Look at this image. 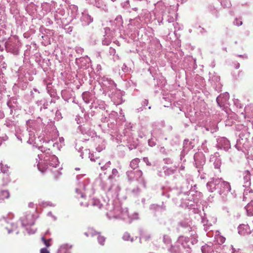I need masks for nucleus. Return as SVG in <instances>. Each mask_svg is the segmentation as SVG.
I'll return each instance as SVG.
<instances>
[{"mask_svg": "<svg viewBox=\"0 0 253 253\" xmlns=\"http://www.w3.org/2000/svg\"><path fill=\"white\" fill-rule=\"evenodd\" d=\"M23 224L25 225H32L34 224V217L32 214H27L22 218Z\"/></svg>", "mask_w": 253, "mask_h": 253, "instance_id": "obj_1", "label": "nucleus"}, {"mask_svg": "<svg viewBox=\"0 0 253 253\" xmlns=\"http://www.w3.org/2000/svg\"><path fill=\"white\" fill-rule=\"evenodd\" d=\"M41 239L47 248L50 246V241L51 239L46 240L44 237H42Z\"/></svg>", "mask_w": 253, "mask_h": 253, "instance_id": "obj_2", "label": "nucleus"}, {"mask_svg": "<svg viewBox=\"0 0 253 253\" xmlns=\"http://www.w3.org/2000/svg\"><path fill=\"white\" fill-rule=\"evenodd\" d=\"M98 241L100 245H104L105 241V238L101 235H99L98 236Z\"/></svg>", "mask_w": 253, "mask_h": 253, "instance_id": "obj_3", "label": "nucleus"}, {"mask_svg": "<svg viewBox=\"0 0 253 253\" xmlns=\"http://www.w3.org/2000/svg\"><path fill=\"white\" fill-rule=\"evenodd\" d=\"M1 194L5 198H8L9 197V193L7 190L2 191Z\"/></svg>", "mask_w": 253, "mask_h": 253, "instance_id": "obj_4", "label": "nucleus"}, {"mask_svg": "<svg viewBox=\"0 0 253 253\" xmlns=\"http://www.w3.org/2000/svg\"><path fill=\"white\" fill-rule=\"evenodd\" d=\"M40 253H49V252L46 248H42L40 250Z\"/></svg>", "mask_w": 253, "mask_h": 253, "instance_id": "obj_5", "label": "nucleus"}, {"mask_svg": "<svg viewBox=\"0 0 253 253\" xmlns=\"http://www.w3.org/2000/svg\"><path fill=\"white\" fill-rule=\"evenodd\" d=\"M241 228H242V227H239V233L241 234H242V231H241Z\"/></svg>", "mask_w": 253, "mask_h": 253, "instance_id": "obj_6", "label": "nucleus"}, {"mask_svg": "<svg viewBox=\"0 0 253 253\" xmlns=\"http://www.w3.org/2000/svg\"><path fill=\"white\" fill-rule=\"evenodd\" d=\"M197 240L196 239H194V242H193V241H192V244H194V243H196V242H197Z\"/></svg>", "mask_w": 253, "mask_h": 253, "instance_id": "obj_7", "label": "nucleus"}, {"mask_svg": "<svg viewBox=\"0 0 253 253\" xmlns=\"http://www.w3.org/2000/svg\"><path fill=\"white\" fill-rule=\"evenodd\" d=\"M39 169H40V171H41L42 172H43V170H41V169H40V166L39 167Z\"/></svg>", "mask_w": 253, "mask_h": 253, "instance_id": "obj_8", "label": "nucleus"}, {"mask_svg": "<svg viewBox=\"0 0 253 253\" xmlns=\"http://www.w3.org/2000/svg\"><path fill=\"white\" fill-rule=\"evenodd\" d=\"M250 206V204H249V205L247 206V209H248V208H249Z\"/></svg>", "mask_w": 253, "mask_h": 253, "instance_id": "obj_9", "label": "nucleus"}, {"mask_svg": "<svg viewBox=\"0 0 253 253\" xmlns=\"http://www.w3.org/2000/svg\"><path fill=\"white\" fill-rule=\"evenodd\" d=\"M246 227V228H247V226H246V225H244L243 227Z\"/></svg>", "mask_w": 253, "mask_h": 253, "instance_id": "obj_10", "label": "nucleus"}, {"mask_svg": "<svg viewBox=\"0 0 253 253\" xmlns=\"http://www.w3.org/2000/svg\"><path fill=\"white\" fill-rule=\"evenodd\" d=\"M133 163V161H131V164Z\"/></svg>", "mask_w": 253, "mask_h": 253, "instance_id": "obj_11", "label": "nucleus"}]
</instances>
